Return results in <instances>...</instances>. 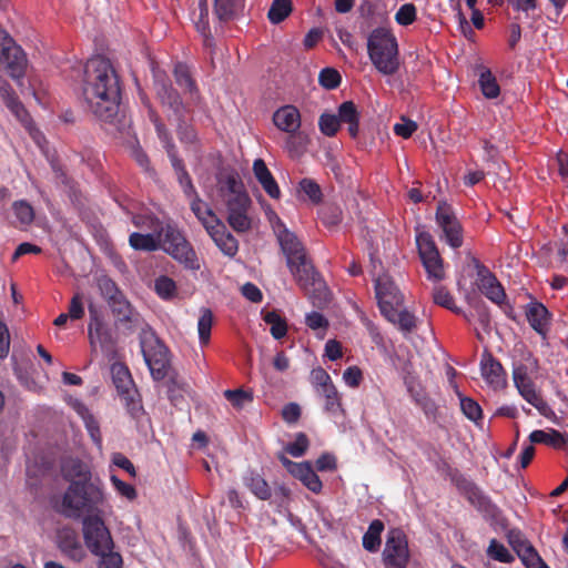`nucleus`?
I'll list each match as a JSON object with an SVG mask.
<instances>
[{"label": "nucleus", "mask_w": 568, "mask_h": 568, "mask_svg": "<svg viewBox=\"0 0 568 568\" xmlns=\"http://www.w3.org/2000/svg\"><path fill=\"white\" fill-rule=\"evenodd\" d=\"M121 80L111 63L98 55L87 61L82 84L85 108L101 122L113 123L119 114Z\"/></svg>", "instance_id": "f257e3e1"}, {"label": "nucleus", "mask_w": 568, "mask_h": 568, "mask_svg": "<svg viewBox=\"0 0 568 568\" xmlns=\"http://www.w3.org/2000/svg\"><path fill=\"white\" fill-rule=\"evenodd\" d=\"M61 473L69 483L62 496L60 513L78 519L83 513H93L104 501L103 483L94 477L90 467L78 458H70L62 463Z\"/></svg>", "instance_id": "f03ea898"}, {"label": "nucleus", "mask_w": 568, "mask_h": 568, "mask_svg": "<svg viewBox=\"0 0 568 568\" xmlns=\"http://www.w3.org/2000/svg\"><path fill=\"white\" fill-rule=\"evenodd\" d=\"M217 193L226 206V221L237 233H245L252 227V220L247 212L251 199L245 186L235 171L217 175Z\"/></svg>", "instance_id": "7ed1b4c3"}, {"label": "nucleus", "mask_w": 568, "mask_h": 568, "mask_svg": "<svg viewBox=\"0 0 568 568\" xmlns=\"http://www.w3.org/2000/svg\"><path fill=\"white\" fill-rule=\"evenodd\" d=\"M367 54L374 68L383 75H394L399 70L397 39L387 28L372 30L367 38Z\"/></svg>", "instance_id": "20e7f679"}, {"label": "nucleus", "mask_w": 568, "mask_h": 568, "mask_svg": "<svg viewBox=\"0 0 568 568\" xmlns=\"http://www.w3.org/2000/svg\"><path fill=\"white\" fill-rule=\"evenodd\" d=\"M112 382L116 392L126 408V412L134 419H140L144 409L141 396L132 379L129 368L122 363L111 365Z\"/></svg>", "instance_id": "39448f33"}, {"label": "nucleus", "mask_w": 568, "mask_h": 568, "mask_svg": "<svg viewBox=\"0 0 568 568\" xmlns=\"http://www.w3.org/2000/svg\"><path fill=\"white\" fill-rule=\"evenodd\" d=\"M291 273L300 287L312 297L325 301L327 288L320 273L315 271L307 256H300L298 260L287 264Z\"/></svg>", "instance_id": "423d86ee"}, {"label": "nucleus", "mask_w": 568, "mask_h": 568, "mask_svg": "<svg viewBox=\"0 0 568 568\" xmlns=\"http://www.w3.org/2000/svg\"><path fill=\"white\" fill-rule=\"evenodd\" d=\"M28 67L24 51L13 39L0 29V71L7 72L12 79L21 80Z\"/></svg>", "instance_id": "0eeeda50"}, {"label": "nucleus", "mask_w": 568, "mask_h": 568, "mask_svg": "<svg viewBox=\"0 0 568 568\" xmlns=\"http://www.w3.org/2000/svg\"><path fill=\"white\" fill-rule=\"evenodd\" d=\"M82 534L87 548L91 554H103L114 547L109 528L99 515H87L82 519Z\"/></svg>", "instance_id": "6e6552de"}, {"label": "nucleus", "mask_w": 568, "mask_h": 568, "mask_svg": "<svg viewBox=\"0 0 568 568\" xmlns=\"http://www.w3.org/2000/svg\"><path fill=\"white\" fill-rule=\"evenodd\" d=\"M416 245L427 277L435 282L445 278L444 261L436 243L428 232H420L416 236Z\"/></svg>", "instance_id": "1a4fd4ad"}, {"label": "nucleus", "mask_w": 568, "mask_h": 568, "mask_svg": "<svg viewBox=\"0 0 568 568\" xmlns=\"http://www.w3.org/2000/svg\"><path fill=\"white\" fill-rule=\"evenodd\" d=\"M382 556L385 568L407 567L410 554L407 537L402 529L393 528L388 531Z\"/></svg>", "instance_id": "9d476101"}, {"label": "nucleus", "mask_w": 568, "mask_h": 568, "mask_svg": "<svg viewBox=\"0 0 568 568\" xmlns=\"http://www.w3.org/2000/svg\"><path fill=\"white\" fill-rule=\"evenodd\" d=\"M435 219L443 231L446 243L453 248H459L464 243L463 226L452 205L444 201L439 202Z\"/></svg>", "instance_id": "9b49d317"}, {"label": "nucleus", "mask_w": 568, "mask_h": 568, "mask_svg": "<svg viewBox=\"0 0 568 568\" xmlns=\"http://www.w3.org/2000/svg\"><path fill=\"white\" fill-rule=\"evenodd\" d=\"M90 323L88 326L90 344H99L106 355L115 353L116 338L112 329L103 322L100 311L92 304L89 305Z\"/></svg>", "instance_id": "f8f14e48"}, {"label": "nucleus", "mask_w": 568, "mask_h": 568, "mask_svg": "<svg viewBox=\"0 0 568 568\" xmlns=\"http://www.w3.org/2000/svg\"><path fill=\"white\" fill-rule=\"evenodd\" d=\"M375 294L382 315L392 314L393 310L400 308L404 304V295L394 281L386 274L375 280Z\"/></svg>", "instance_id": "ddd939ff"}, {"label": "nucleus", "mask_w": 568, "mask_h": 568, "mask_svg": "<svg viewBox=\"0 0 568 568\" xmlns=\"http://www.w3.org/2000/svg\"><path fill=\"white\" fill-rule=\"evenodd\" d=\"M154 85L161 104L166 106L174 118L186 116V114L191 112L193 104H189V102L186 104L183 103L180 93L172 87L168 79L156 77Z\"/></svg>", "instance_id": "4468645a"}, {"label": "nucleus", "mask_w": 568, "mask_h": 568, "mask_svg": "<svg viewBox=\"0 0 568 568\" xmlns=\"http://www.w3.org/2000/svg\"><path fill=\"white\" fill-rule=\"evenodd\" d=\"M467 500L490 521L499 523L501 519L500 508L493 503L474 483L465 480L463 486Z\"/></svg>", "instance_id": "2eb2a0df"}, {"label": "nucleus", "mask_w": 568, "mask_h": 568, "mask_svg": "<svg viewBox=\"0 0 568 568\" xmlns=\"http://www.w3.org/2000/svg\"><path fill=\"white\" fill-rule=\"evenodd\" d=\"M274 232L286 256L287 264L298 260L300 256H306L305 248L301 241L293 232L286 229L285 224L278 217H276Z\"/></svg>", "instance_id": "dca6fc26"}, {"label": "nucleus", "mask_w": 568, "mask_h": 568, "mask_svg": "<svg viewBox=\"0 0 568 568\" xmlns=\"http://www.w3.org/2000/svg\"><path fill=\"white\" fill-rule=\"evenodd\" d=\"M480 372L483 378L494 389H501L507 385L506 371L501 363L488 351H485L481 355Z\"/></svg>", "instance_id": "f3484780"}, {"label": "nucleus", "mask_w": 568, "mask_h": 568, "mask_svg": "<svg viewBox=\"0 0 568 568\" xmlns=\"http://www.w3.org/2000/svg\"><path fill=\"white\" fill-rule=\"evenodd\" d=\"M525 315L530 327L546 338L552 320L548 308L541 302L531 301L525 306Z\"/></svg>", "instance_id": "a211bd4d"}, {"label": "nucleus", "mask_w": 568, "mask_h": 568, "mask_svg": "<svg viewBox=\"0 0 568 568\" xmlns=\"http://www.w3.org/2000/svg\"><path fill=\"white\" fill-rule=\"evenodd\" d=\"M478 290L493 303L501 305L506 298V293L497 277L484 265L477 270Z\"/></svg>", "instance_id": "6ab92c4d"}, {"label": "nucleus", "mask_w": 568, "mask_h": 568, "mask_svg": "<svg viewBox=\"0 0 568 568\" xmlns=\"http://www.w3.org/2000/svg\"><path fill=\"white\" fill-rule=\"evenodd\" d=\"M174 79L179 87H181L185 93L189 94V104H193L194 108L199 110H204L205 103L200 93V90L192 78L187 65L183 63H178L174 67Z\"/></svg>", "instance_id": "aec40b11"}, {"label": "nucleus", "mask_w": 568, "mask_h": 568, "mask_svg": "<svg viewBox=\"0 0 568 568\" xmlns=\"http://www.w3.org/2000/svg\"><path fill=\"white\" fill-rule=\"evenodd\" d=\"M272 120L274 125L285 133H297L302 124L300 110L292 104L278 108Z\"/></svg>", "instance_id": "412c9836"}, {"label": "nucleus", "mask_w": 568, "mask_h": 568, "mask_svg": "<svg viewBox=\"0 0 568 568\" xmlns=\"http://www.w3.org/2000/svg\"><path fill=\"white\" fill-rule=\"evenodd\" d=\"M538 368V359L530 351L524 347L521 349L520 359L513 363L514 385L531 382V375L536 374Z\"/></svg>", "instance_id": "4be33fe9"}, {"label": "nucleus", "mask_w": 568, "mask_h": 568, "mask_svg": "<svg viewBox=\"0 0 568 568\" xmlns=\"http://www.w3.org/2000/svg\"><path fill=\"white\" fill-rule=\"evenodd\" d=\"M214 225H210L209 235L217 247L227 256H234L239 251L237 240L227 231L221 220H213Z\"/></svg>", "instance_id": "5701e85b"}, {"label": "nucleus", "mask_w": 568, "mask_h": 568, "mask_svg": "<svg viewBox=\"0 0 568 568\" xmlns=\"http://www.w3.org/2000/svg\"><path fill=\"white\" fill-rule=\"evenodd\" d=\"M140 344L145 363H150L154 358L161 359L170 355L169 348L152 331L141 336Z\"/></svg>", "instance_id": "b1692460"}, {"label": "nucleus", "mask_w": 568, "mask_h": 568, "mask_svg": "<svg viewBox=\"0 0 568 568\" xmlns=\"http://www.w3.org/2000/svg\"><path fill=\"white\" fill-rule=\"evenodd\" d=\"M59 549L75 562L82 561L85 557V551L78 538V535L72 529H64L59 535Z\"/></svg>", "instance_id": "393cba45"}, {"label": "nucleus", "mask_w": 568, "mask_h": 568, "mask_svg": "<svg viewBox=\"0 0 568 568\" xmlns=\"http://www.w3.org/2000/svg\"><path fill=\"white\" fill-rule=\"evenodd\" d=\"M519 395L530 405H532L540 415L549 417L552 410L548 403L542 398L541 393L536 389L534 381L515 385Z\"/></svg>", "instance_id": "a878e982"}, {"label": "nucleus", "mask_w": 568, "mask_h": 568, "mask_svg": "<svg viewBox=\"0 0 568 568\" xmlns=\"http://www.w3.org/2000/svg\"><path fill=\"white\" fill-rule=\"evenodd\" d=\"M519 395L530 405H532L540 415L549 417L552 410L548 403L542 398L541 393L536 389L534 381L515 385Z\"/></svg>", "instance_id": "bb28decb"}, {"label": "nucleus", "mask_w": 568, "mask_h": 568, "mask_svg": "<svg viewBox=\"0 0 568 568\" xmlns=\"http://www.w3.org/2000/svg\"><path fill=\"white\" fill-rule=\"evenodd\" d=\"M253 172H254L256 180L262 185V187L266 192V194L268 196H271L272 199H278L281 195L278 184L275 181V179L272 175L268 168L266 166L264 160L256 159L254 161Z\"/></svg>", "instance_id": "cd10ccee"}, {"label": "nucleus", "mask_w": 568, "mask_h": 568, "mask_svg": "<svg viewBox=\"0 0 568 568\" xmlns=\"http://www.w3.org/2000/svg\"><path fill=\"white\" fill-rule=\"evenodd\" d=\"M243 484L260 500H270L272 498V488L264 477L257 471H246L243 476Z\"/></svg>", "instance_id": "c85d7f7f"}, {"label": "nucleus", "mask_w": 568, "mask_h": 568, "mask_svg": "<svg viewBox=\"0 0 568 568\" xmlns=\"http://www.w3.org/2000/svg\"><path fill=\"white\" fill-rule=\"evenodd\" d=\"M168 254L179 263L183 264L187 270L199 271L201 267L196 253L187 240L174 248L170 247Z\"/></svg>", "instance_id": "c756f323"}, {"label": "nucleus", "mask_w": 568, "mask_h": 568, "mask_svg": "<svg viewBox=\"0 0 568 568\" xmlns=\"http://www.w3.org/2000/svg\"><path fill=\"white\" fill-rule=\"evenodd\" d=\"M339 123H346L349 135L355 139L359 132V112L353 101H345L338 106Z\"/></svg>", "instance_id": "7c9ffc66"}, {"label": "nucleus", "mask_w": 568, "mask_h": 568, "mask_svg": "<svg viewBox=\"0 0 568 568\" xmlns=\"http://www.w3.org/2000/svg\"><path fill=\"white\" fill-rule=\"evenodd\" d=\"M129 244L135 251H158L161 247V232H153L149 234L133 232L129 236Z\"/></svg>", "instance_id": "2f4dec72"}, {"label": "nucleus", "mask_w": 568, "mask_h": 568, "mask_svg": "<svg viewBox=\"0 0 568 568\" xmlns=\"http://www.w3.org/2000/svg\"><path fill=\"white\" fill-rule=\"evenodd\" d=\"M384 317L396 325L405 336L412 334L417 327L416 316L406 308H395L393 310V315L386 314Z\"/></svg>", "instance_id": "473e14b6"}, {"label": "nucleus", "mask_w": 568, "mask_h": 568, "mask_svg": "<svg viewBox=\"0 0 568 568\" xmlns=\"http://www.w3.org/2000/svg\"><path fill=\"white\" fill-rule=\"evenodd\" d=\"M245 7V0H214V14L220 21L237 17Z\"/></svg>", "instance_id": "72a5a7b5"}, {"label": "nucleus", "mask_w": 568, "mask_h": 568, "mask_svg": "<svg viewBox=\"0 0 568 568\" xmlns=\"http://www.w3.org/2000/svg\"><path fill=\"white\" fill-rule=\"evenodd\" d=\"M479 79L478 84L481 90V93L487 99H495L500 93L499 84L496 80V77L493 74L490 69L479 65Z\"/></svg>", "instance_id": "f704fd0d"}, {"label": "nucleus", "mask_w": 568, "mask_h": 568, "mask_svg": "<svg viewBox=\"0 0 568 568\" xmlns=\"http://www.w3.org/2000/svg\"><path fill=\"white\" fill-rule=\"evenodd\" d=\"M151 121L154 124L159 140L161 141L169 159L178 156V150L173 142V139L166 129L165 124L160 120L155 112H150Z\"/></svg>", "instance_id": "c9c22d12"}, {"label": "nucleus", "mask_w": 568, "mask_h": 568, "mask_svg": "<svg viewBox=\"0 0 568 568\" xmlns=\"http://www.w3.org/2000/svg\"><path fill=\"white\" fill-rule=\"evenodd\" d=\"M384 523L379 519H374L367 531L363 536V547L369 552H376L381 547V535L384 530Z\"/></svg>", "instance_id": "e433bc0d"}, {"label": "nucleus", "mask_w": 568, "mask_h": 568, "mask_svg": "<svg viewBox=\"0 0 568 568\" xmlns=\"http://www.w3.org/2000/svg\"><path fill=\"white\" fill-rule=\"evenodd\" d=\"M564 436L565 434L556 429L549 432L537 429L530 433L529 440L531 444H545L558 449L562 448Z\"/></svg>", "instance_id": "4c0bfd02"}, {"label": "nucleus", "mask_w": 568, "mask_h": 568, "mask_svg": "<svg viewBox=\"0 0 568 568\" xmlns=\"http://www.w3.org/2000/svg\"><path fill=\"white\" fill-rule=\"evenodd\" d=\"M190 206L196 219L206 230V232H209L210 225H214L213 220H220L213 212V210L209 207L207 204L204 203L201 197H195V200H192Z\"/></svg>", "instance_id": "58836bf2"}, {"label": "nucleus", "mask_w": 568, "mask_h": 568, "mask_svg": "<svg viewBox=\"0 0 568 568\" xmlns=\"http://www.w3.org/2000/svg\"><path fill=\"white\" fill-rule=\"evenodd\" d=\"M159 232H161V243H163V250L166 253L170 247L174 248L186 240L183 233L172 224L161 225Z\"/></svg>", "instance_id": "ea45409f"}, {"label": "nucleus", "mask_w": 568, "mask_h": 568, "mask_svg": "<svg viewBox=\"0 0 568 568\" xmlns=\"http://www.w3.org/2000/svg\"><path fill=\"white\" fill-rule=\"evenodd\" d=\"M200 7V14L199 19L195 22V28L197 32H200L204 38V45L210 48L213 45V37L210 31V24H209V9H207V2L206 0H200L199 1Z\"/></svg>", "instance_id": "a19ab883"}, {"label": "nucleus", "mask_w": 568, "mask_h": 568, "mask_svg": "<svg viewBox=\"0 0 568 568\" xmlns=\"http://www.w3.org/2000/svg\"><path fill=\"white\" fill-rule=\"evenodd\" d=\"M263 321L271 326V335L275 339H281L287 334V323L277 311H270L263 314Z\"/></svg>", "instance_id": "79ce46f5"}, {"label": "nucleus", "mask_w": 568, "mask_h": 568, "mask_svg": "<svg viewBox=\"0 0 568 568\" xmlns=\"http://www.w3.org/2000/svg\"><path fill=\"white\" fill-rule=\"evenodd\" d=\"M112 313L120 323L126 324L133 322V308L125 300L124 295L109 302Z\"/></svg>", "instance_id": "37998d69"}, {"label": "nucleus", "mask_w": 568, "mask_h": 568, "mask_svg": "<svg viewBox=\"0 0 568 568\" xmlns=\"http://www.w3.org/2000/svg\"><path fill=\"white\" fill-rule=\"evenodd\" d=\"M213 325V313L210 308H201V315L197 321V333L201 345H207L211 338Z\"/></svg>", "instance_id": "c03bdc74"}, {"label": "nucleus", "mask_w": 568, "mask_h": 568, "mask_svg": "<svg viewBox=\"0 0 568 568\" xmlns=\"http://www.w3.org/2000/svg\"><path fill=\"white\" fill-rule=\"evenodd\" d=\"M291 12V0H273L271 8L267 12V18L272 23L278 24L282 21H284L290 16Z\"/></svg>", "instance_id": "a18cd8bd"}, {"label": "nucleus", "mask_w": 568, "mask_h": 568, "mask_svg": "<svg viewBox=\"0 0 568 568\" xmlns=\"http://www.w3.org/2000/svg\"><path fill=\"white\" fill-rule=\"evenodd\" d=\"M318 393L325 398V412L332 415H336L343 410L341 397L334 384L326 386L325 388L318 390Z\"/></svg>", "instance_id": "49530a36"}, {"label": "nucleus", "mask_w": 568, "mask_h": 568, "mask_svg": "<svg viewBox=\"0 0 568 568\" xmlns=\"http://www.w3.org/2000/svg\"><path fill=\"white\" fill-rule=\"evenodd\" d=\"M154 291L159 297L170 301L176 296V283L166 275L159 276L154 282Z\"/></svg>", "instance_id": "de8ad7c7"}, {"label": "nucleus", "mask_w": 568, "mask_h": 568, "mask_svg": "<svg viewBox=\"0 0 568 568\" xmlns=\"http://www.w3.org/2000/svg\"><path fill=\"white\" fill-rule=\"evenodd\" d=\"M12 211L21 225H30L34 220V210L30 203L24 200L14 201Z\"/></svg>", "instance_id": "09e8293b"}, {"label": "nucleus", "mask_w": 568, "mask_h": 568, "mask_svg": "<svg viewBox=\"0 0 568 568\" xmlns=\"http://www.w3.org/2000/svg\"><path fill=\"white\" fill-rule=\"evenodd\" d=\"M298 191L305 194L313 204L321 203L323 199L322 189L313 179H302L298 183Z\"/></svg>", "instance_id": "8fccbe9b"}, {"label": "nucleus", "mask_w": 568, "mask_h": 568, "mask_svg": "<svg viewBox=\"0 0 568 568\" xmlns=\"http://www.w3.org/2000/svg\"><path fill=\"white\" fill-rule=\"evenodd\" d=\"M186 116H175L176 134L182 143L193 144L197 140L195 129L186 122Z\"/></svg>", "instance_id": "3c124183"}, {"label": "nucleus", "mask_w": 568, "mask_h": 568, "mask_svg": "<svg viewBox=\"0 0 568 568\" xmlns=\"http://www.w3.org/2000/svg\"><path fill=\"white\" fill-rule=\"evenodd\" d=\"M285 139V150L288 152L291 158L301 156L306 148V139L301 133H287Z\"/></svg>", "instance_id": "603ef678"}, {"label": "nucleus", "mask_w": 568, "mask_h": 568, "mask_svg": "<svg viewBox=\"0 0 568 568\" xmlns=\"http://www.w3.org/2000/svg\"><path fill=\"white\" fill-rule=\"evenodd\" d=\"M433 300L435 304L445 307L455 314H460L462 310L455 305L453 295L444 287L437 286L433 293Z\"/></svg>", "instance_id": "864d4df0"}, {"label": "nucleus", "mask_w": 568, "mask_h": 568, "mask_svg": "<svg viewBox=\"0 0 568 568\" xmlns=\"http://www.w3.org/2000/svg\"><path fill=\"white\" fill-rule=\"evenodd\" d=\"M488 557L504 564H510L515 560V557L509 552V550L496 539H491L489 546L487 548Z\"/></svg>", "instance_id": "5fc2aeb1"}, {"label": "nucleus", "mask_w": 568, "mask_h": 568, "mask_svg": "<svg viewBox=\"0 0 568 568\" xmlns=\"http://www.w3.org/2000/svg\"><path fill=\"white\" fill-rule=\"evenodd\" d=\"M519 558L526 568H550L535 547H527L519 552Z\"/></svg>", "instance_id": "6e6d98bb"}, {"label": "nucleus", "mask_w": 568, "mask_h": 568, "mask_svg": "<svg viewBox=\"0 0 568 568\" xmlns=\"http://www.w3.org/2000/svg\"><path fill=\"white\" fill-rule=\"evenodd\" d=\"M341 126L338 116L331 113H323L318 119L320 131L326 136H334Z\"/></svg>", "instance_id": "4d7b16f0"}, {"label": "nucleus", "mask_w": 568, "mask_h": 568, "mask_svg": "<svg viewBox=\"0 0 568 568\" xmlns=\"http://www.w3.org/2000/svg\"><path fill=\"white\" fill-rule=\"evenodd\" d=\"M146 365L151 372L152 378L154 381H162L168 376L171 367L170 355L161 359L154 358L150 363H146Z\"/></svg>", "instance_id": "13d9d810"}, {"label": "nucleus", "mask_w": 568, "mask_h": 568, "mask_svg": "<svg viewBox=\"0 0 568 568\" xmlns=\"http://www.w3.org/2000/svg\"><path fill=\"white\" fill-rule=\"evenodd\" d=\"M460 409L463 414L471 422L483 418V410L479 404L470 397H460Z\"/></svg>", "instance_id": "bf43d9fd"}, {"label": "nucleus", "mask_w": 568, "mask_h": 568, "mask_svg": "<svg viewBox=\"0 0 568 568\" xmlns=\"http://www.w3.org/2000/svg\"><path fill=\"white\" fill-rule=\"evenodd\" d=\"M417 19V9L414 3H405L395 13V21L399 26H410Z\"/></svg>", "instance_id": "052dcab7"}, {"label": "nucleus", "mask_w": 568, "mask_h": 568, "mask_svg": "<svg viewBox=\"0 0 568 568\" xmlns=\"http://www.w3.org/2000/svg\"><path fill=\"white\" fill-rule=\"evenodd\" d=\"M310 446V440L304 433H297L295 436V440L293 443H288L285 446V453L290 454L293 457H302Z\"/></svg>", "instance_id": "680f3d73"}, {"label": "nucleus", "mask_w": 568, "mask_h": 568, "mask_svg": "<svg viewBox=\"0 0 568 568\" xmlns=\"http://www.w3.org/2000/svg\"><path fill=\"white\" fill-rule=\"evenodd\" d=\"M342 81L341 74L333 68H324L318 75L320 84L327 89L333 90L339 87Z\"/></svg>", "instance_id": "e2e57ef3"}, {"label": "nucleus", "mask_w": 568, "mask_h": 568, "mask_svg": "<svg viewBox=\"0 0 568 568\" xmlns=\"http://www.w3.org/2000/svg\"><path fill=\"white\" fill-rule=\"evenodd\" d=\"M131 222L138 229L152 230L153 232H159L161 227L159 219L150 214H133Z\"/></svg>", "instance_id": "0e129e2a"}, {"label": "nucleus", "mask_w": 568, "mask_h": 568, "mask_svg": "<svg viewBox=\"0 0 568 568\" xmlns=\"http://www.w3.org/2000/svg\"><path fill=\"white\" fill-rule=\"evenodd\" d=\"M224 396L236 408H242L253 400V394L243 389H226Z\"/></svg>", "instance_id": "69168bd1"}, {"label": "nucleus", "mask_w": 568, "mask_h": 568, "mask_svg": "<svg viewBox=\"0 0 568 568\" xmlns=\"http://www.w3.org/2000/svg\"><path fill=\"white\" fill-rule=\"evenodd\" d=\"M97 556L101 557L98 568H123L122 556L113 551V548L103 551V554H98Z\"/></svg>", "instance_id": "338daca9"}, {"label": "nucleus", "mask_w": 568, "mask_h": 568, "mask_svg": "<svg viewBox=\"0 0 568 568\" xmlns=\"http://www.w3.org/2000/svg\"><path fill=\"white\" fill-rule=\"evenodd\" d=\"M98 285L101 294L108 301V303L112 300L119 298L120 295H122V292L118 288L115 282L110 277H101Z\"/></svg>", "instance_id": "774afa93"}]
</instances>
